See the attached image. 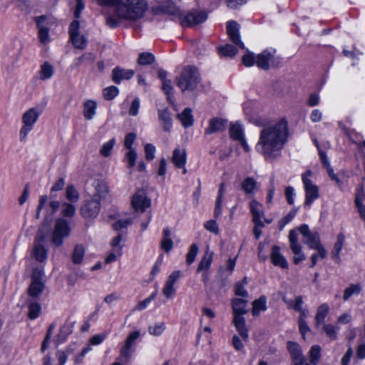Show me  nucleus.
I'll return each mask as SVG.
<instances>
[{
	"mask_svg": "<svg viewBox=\"0 0 365 365\" xmlns=\"http://www.w3.org/2000/svg\"><path fill=\"white\" fill-rule=\"evenodd\" d=\"M288 138V125L284 119L264 125L260 131L256 149L266 158H274Z\"/></svg>",
	"mask_w": 365,
	"mask_h": 365,
	"instance_id": "1",
	"label": "nucleus"
},
{
	"mask_svg": "<svg viewBox=\"0 0 365 365\" xmlns=\"http://www.w3.org/2000/svg\"><path fill=\"white\" fill-rule=\"evenodd\" d=\"M147 9L145 0H121L115 12L119 18L136 20L141 18Z\"/></svg>",
	"mask_w": 365,
	"mask_h": 365,
	"instance_id": "2",
	"label": "nucleus"
},
{
	"mask_svg": "<svg viewBox=\"0 0 365 365\" xmlns=\"http://www.w3.org/2000/svg\"><path fill=\"white\" fill-rule=\"evenodd\" d=\"M299 232L302 235L305 245H307L310 249L316 250L319 252L321 259L327 257V252L324 246L320 242V237L318 232H312L307 225H302L299 227Z\"/></svg>",
	"mask_w": 365,
	"mask_h": 365,
	"instance_id": "3",
	"label": "nucleus"
},
{
	"mask_svg": "<svg viewBox=\"0 0 365 365\" xmlns=\"http://www.w3.org/2000/svg\"><path fill=\"white\" fill-rule=\"evenodd\" d=\"M43 269L42 267H35L31 273V282L27 289V294L29 297L37 299L42 294L46 288Z\"/></svg>",
	"mask_w": 365,
	"mask_h": 365,
	"instance_id": "4",
	"label": "nucleus"
},
{
	"mask_svg": "<svg viewBox=\"0 0 365 365\" xmlns=\"http://www.w3.org/2000/svg\"><path fill=\"white\" fill-rule=\"evenodd\" d=\"M70 226L66 220L61 217L56 219L51 242L55 246L60 247L63 243V240L70 235Z\"/></svg>",
	"mask_w": 365,
	"mask_h": 365,
	"instance_id": "5",
	"label": "nucleus"
},
{
	"mask_svg": "<svg viewBox=\"0 0 365 365\" xmlns=\"http://www.w3.org/2000/svg\"><path fill=\"white\" fill-rule=\"evenodd\" d=\"M101 207V204L99 200L90 197L82 202L79 212L86 220H93L98 217Z\"/></svg>",
	"mask_w": 365,
	"mask_h": 365,
	"instance_id": "6",
	"label": "nucleus"
},
{
	"mask_svg": "<svg viewBox=\"0 0 365 365\" xmlns=\"http://www.w3.org/2000/svg\"><path fill=\"white\" fill-rule=\"evenodd\" d=\"M140 333L139 331L131 332L125 339L124 344L120 349V356L118 359L128 363L131 357L132 353L134 351V346L137 339L140 337Z\"/></svg>",
	"mask_w": 365,
	"mask_h": 365,
	"instance_id": "7",
	"label": "nucleus"
},
{
	"mask_svg": "<svg viewBox=\"0 0 365 365\" xmlns=\"http://www.w3.org/2000/svg\"><path fill=\"white\" fill-rule=\"evenodd\" d=\"M45 242L46 236L43 232L38 230L34 242L31 256L40 262H44L47 258V250L44 246Z\"/></svg>",
	"mask_w": 365,
	"mask_h": 365,
	"instance_id": "8",
	"label": "nucleus"
},
{
	"mask_svg": "<svg viewBox=\"0 0 365 365\" xmlns=\"http://www.w3.org/2000/svg\"><path fill=\"white\" fill-rule=\"evenodd\" d=\"M311 175L312 172L310 170L306 171L302 175V181L306 192L304 206H309L319 196L318 187L309 178Z\"/></svg>",
	"mask_w": 365,
	"mask_h": 365,
	"instance_id": "9",
	"label": "nucleus"
},
{
	"mask_svg": "<svg viewBox=\"0 0 365 365\" xmlns=\"http://www.w3.org/2000/svg\"><path fill=\"white\" fill-rule=\"evenodd\" d=\"M200 82V76L196 67L187 66L184 68V90L194 91Z\"/></svg>",
	"mask_w": 365,
	"mask_h": 365,
	"instance_id": "10",
	"label": "nucleus"
},
{
	"mask_svg": "<svg viewBox=\"0 0 365 365\" xmlns=\"http://www.w3.org/2000/svg\"><path fill=\"white\" fill-rule=\"evenodd\" d=\"M207 19V14L206 11L193 9L187 12L184 16V24L192 27L205 22Z\"/></svg>",
	"mask_w": 365,
	"mask_h": 365,
	"instance_id": "11",
	"label": "nucleus"
},
{
	"mask_svg": "<svg viewBox=\"0 0 365 365\" xmlns=\"http://www.w3.org/2000/svg\"><path fill=\"white\" fill-rule=\"evenodd\" d=\"M131 204L135 210L143 212L150 206V200L146 197L143 190H138L133 196Z\"/></svg>",
	"mask_w": 365,
	"mask_h": 365,
	"instance_id": "12",
	"label": "nucleus"
},
{
	"mask_svg": "<svg viewBox=\"0 0 365 365\" xmlns=\"http://www.w3.org/2000/svg\"><path fill=\"white\" fill-rule=\"evenodd\" d=\"M275 53V49H266L263 51L256 57L257 66L263 70H268L270 64L274 62Z\"/></svg>",
	"mask_w": 365,
	"mask_h": 365,
	"instance_id": "13",
	"label": "nucleus"
},
{
	"mask_svg": "<svg viewBox=\"0 0 365 365\" xmlns=\"http://www.w3.org/2000/svg\"><path fill=\"white\" fill-rule=\"evenodd\" d=\"M240 26L236 21H230L227 25V33L231 41L242 49H245L240 35Z\"/></svg>",
	"mask_w": 365,
	"mask_h": 365,
	"instance_id": "14",
	"label": "nucleus"
},
{
	"mask_svg": "<svg viewBox=\"0 0 365 365\" xmlns=\"http://www.w3.org/2000/svg\"><path fill=\"white\" fill-rule=\"evenodd\" d=\"M156 6L153 7L155 12L175 15L179 13L173 0H155Z\"/></svg>",
	"mask_w": 365,
	"mask_h": 365,
	"instance_id": "15",
	"label": "nucleus"
},
{
	"mask_svg": "<svg viewBox=\"0 0 365 365\" xmlns=\"http://www.w3.org/2000/svg\"><path fill=\"white\" fill-rule=\"evenodd\" d=\"M180 271H175L168 277V280L166 281L165 286L163 289V294L167 298H171L174 296L175 293L174 284L176 282V281L180 279Z\"/></svg>",
	"mask_w": 365,
	"mask_h": 365,
	"instance_id": "16",
	"label": "nucleus"
},
{
	"mask_svg": "<svg viewBox=\"0 0 365 365\" xmlns=\"http://www.w3.org/2000/svg\"><path fill=\"white\" fill-rule=\"evenodd\" d=\"M134 74L135 72L133 70H125L117 66L112 71V80L115 83L119 84L122 80L130 79Z\"/></svg>",
	"mask_w": 365,
	"mask_h": 365,
	"instance_id": "17",
	"label": "nucleus"
},
{
	"mask_svg": "<svg viewBox=\"0 0 365 365\" xmlns=\"http://www.w3.org/2000/svg\"><path fill=\"white\" fill-rule=\"evenodd\" d=\"M227 120L214 118L209 121L208 127L205 129V134L210 135L214 133L222 132L226 129Z\"/></svg>",
	"mask_w": 365,
	"mask_h": 365,
	"instance_id": "18",
	"label": "nucleus"
},
{
	"mask_svg": "<svg viewBox=\"0 0 365 365\" xmlns=\"http://www.w3.org/2000/svg\"><path fill=\"white\" fill-rule=\"evenodd\" d=\"M95 192L91 197L97 198L101 202L105 199L108 194L109 190L107 183L103 180H96L93 182Z\"/></svg>",
	"mask_w": 365,
	"mask_h": 365,
	"instance_id": "19",
	"label": "nucleus"
},
{
	"mask_svg": "<svg viewBox=\"0 0 365 365\" xmlns=\"http://www.w3.org/2000/svg\"><path fill=\"white\" fill-rule=\"evenodd\" d=\"M270 259L272 264L275 266H278L282 269L288 267V263L284 256L280 253L278 246H274L272 247Z\"/></svg>",
	"mask_w": 365,
	"mask_h": 365,
	"instance_id": "20",
	"label": "nucleus"
},
{
	"mask_svg": "<svg viewBox=\"0 0 365 365\" xmlns=\"http://www.w3.org/2000/svg\"><path fill=\"white\" fill-rule=\"evenodd\" d=\"M248 300L245 299H233L232 301V307L235 316L242 317L248 312L247 305Z\"/></svg>",
	"mask_w": 365,
	"mask_h": 365,
	"instance_id": "21",
	"label": "nucleus"
},
{
	"mask_svg": "<svg viewBox=\"0 0 365 365\" xmlns=\"http://www.w3.org/2000/svg\"><path fill=\"white\" fill-rule=\"evenodd\" d=\"M233 324L245 341H247L249 338L248 329L246 327L245 319L243 317L235 316L233 319Z\"/></svg>",
	"mask_w": 365,
	"mask_h": 365,
	"instance_id": "22",
	"label": "nucleus"
},
{
	"mask_svg": "<svg viewBox=\"0 0 365 365\" xmlns=\"http://www.w3.org/2000/svg\"><path fill=\"white\" fill-rule=\"evenodd\" d=\"M250 211L252 215V221L254 223L264 226L262 221L263 212L262 210V205L258 203L256 200H252L250 203Z\"/></svg>",
	"mask_w": 365,
	"mask_h": 365,
	"instance_id": "23",
	"label": "nucleus"
},
{
	"mask_svg": "<svg viewBox=\"0 0 365 365\" xmlns=\"http://www.w3.org/2000/svg\"><path fill=\"white\" fill-rule=\"evenodd\" d=\"M53 74V66L49 62L45 61L41 65L40 70L38 72V78L41 81H46L51 78Z\"/></svg>",
	"mask_w": 365,
	"mask_h": 365,
	"instance_id": "24",
	"label": "nucleus"
},
{
	"mask_svg": "<svg viewBox=\"0 0 365 365\" xmlns=\"http://www.w3.org/2000/svg\"><path fill=\"white\" fill-rule=\"evenodd\" d=\"M40 113L34 108L29 109L22 116V122L24 124L34 126L36 123Z\"/></svg>",
	"mask_w": 365,
	"mask_h": 365,
	"instance_id": "25",
	"label": "nucleus"
},
{
	"mask_svg": "<svg viewBox=\"0 0 365 365\" xmlns=\"http://www.w3.org/2000/svg\"><path fill=\"white\" fill-rule=\"evenodd\" d=\"M329 309H330L329 306L326 303L321 304L317 308V314L315 316L316 327H319V326L321 324L324 322V319H325L326 317L327 316V314H329Z\"/></svg>",
	"mask_w": 365,
	"mask_h": 365,
	"instance_id": "26",
	"label": "nucleus"
},
{
	"mask_svg": "<svg viewBox=\"0 0 365 365\" xmlns=\"http://www.w3.org/2000/svg\"><path fill=\"white\" fill-rule=\"evenodd\" d=\"M345 240V237L342 233H339L337 235V241L334 244V249L331 252V257L334 260L339 263L340 262L339 254L343 247L344 243Z\"/></svg>",
	"mask_w": 365,
	"mask_h": 365,
	"instance_id": "27",
	"label": "nucleus"
},
{
	"mask_svg": "<svg viewBox=\"0 0 365 365\" xmlns=\"http://www.w3.org/2000/svg\"><path fill=\"white\" fill-rule=\"evenodd\" d=\"M97 104L96 102L88 100L83 105V115L86 120H91L96 114Z\"/></svg>",
	"mask_w": 365,
	"mask_h": 365,
	"instance_id": "28",
	"label": "nucleus"
},
{
	"mask_svg": "<svg viewBox=\"0 0 365 365\" xmlns=\"http://www.w3.org/2000/svg\"><path fill=\"white\" fill-rule=\"evenodd\" d=\"M85 255V247L81 244H78L74 247L73 252L71 255L72 262L75 264H80Z\"/></svg>",
	"mask_w": 365,
	"mask_h": 365,
	"instance_id": "29",
	"label": "nucleus"
},
{
	"mask_svg": "<svg viewBox=\"0 0 365 365\" xmlns=\"http://www.w3.org/2000/svg\"><path fill=\"white\" fill-rule=\"evenodd\" d=\"M27 304L29 309V319L34 320L38 317L41 311V304L37 302H29V300L27 301Z\"/></svg>",
	"mask_w": 365,
	"mask_h": 365,
	"instance_id": "30",
	"label": "nucleus"
},
{
	"mask_svg": "<svg viewBox=\"0 0 365 365\" xmlns=\"http://www.w3.org/2000/svg\"><path fill=\"white\" fill-rule=\"evenodd\" d=\"M252 314L257 317L259 314L260 311H265L267 309L266 298L264 296L260 297L258 299L252 302Z\"/></svg>",
	"mask_w": 365,
	"mask_h": 365,
	"instance_id": "31",
	"label": "nucleus"
},
{
	"mask_svg": "<svg viewBox=\"0 0 365 365\" xmlns=\"http://www.w3.org/2000/svg\"><path fill=\"white\" fill-rule=\"evenodd\" d=\"M287 349L291 355L292 359L304 357L299 345L296 342L288 341Z\"/></svg>",
	"mask_w": 365,
	"mask_h": 365,
	"instance_id": "32",
	"label": "nucleus"
},
{
	"mask_svg": "<svg viewBox=\"0 0 365 365\" xmlns=\"http://www.w3.org/2000/svg\"><path fill=\"white\" fill-rule=\"evenodd\" d=\"M230 138L234 140H240L244 138L243 129L238 123L230 125L229 130Z\"/></svg>",
	"mask_w": 365,
	"mask_h": 365,
	"instance_id": "33",
	"label": "nucleus"
},
{
	"mask_svg": "<svg viewBox=\"0 0 365 365\" xmlns=\"http://www.w3.org/2000/svg\"><path fill=\"white\" fill-rule=\"evenodd\" d=\"M257 187V182L253 178H245L242 183V188L246 194L252 193Z\"/></svg>",
	"mask_w": 365,
	"mask_h": 365,
	"instance_id": "34",
	"label": "nucleus"
},
{
	"mask_svg": "<svg viewBox=\"0 0 365 365\" xmlns=\"http://www.w3.org/2000/svg\"><path fill=\"white\" fill-rule=\"evenodd\" d=\"M247 284V278L245 277L240 282H238L235 287V293L237 296L242 297H247L248 293L245 289V287Z\"/></svg>",
	"mask_w": 365,
	"mask_h": 365,
	"instance_id": "35",
	"label": "nucleus"
},
{
	"mask_svg": "<svg viewBox=\"0 0 365 365\" xmlns=\"http://www.w3.org/2000/svg\"><path fill=\"white\" fill-rule=\"evenodd\" d=\"M212 253H208V252H206L203 257L201 259L197 269V272H200L203 269H207L210 266V264L212 262Z\"/></svg>",
	"mask_w": 365,
	"mask_h": 365,
	"instance_id": "36",
	"label": "nucleus"
},
{
	"mask_svg": "<svg viewBox=\"0 0 365 365\" xmlns=\"http://www.w3.org/2000/svg\"><path fill=\"white\" fill-rule=\"evenodd\" d=\"M155 61V56L151 53L143 52L139 54L138 63L145 66L150 65Z\"/></svg>",
	"mask_w": 365,
	"mask_h": 365,
	"instance_id": "37",
	"label": "nucleus"
},
{
	"mask_svg": "<svg viewBox=\"0 0 365 365\" xmlns=\"http://www.w3.org/2000/svg\"><path fill=\"white\" fill-rule=\"evenodd\" d=\"M361 288L359 284H350L349 287L346 288L344 292L343 299L347 301L353 294H358L361 292Z\"/></svg>",
	"mask_w": 365,
	"mask_h": 365,
	"instance_id": "38",
	"label": "nucleus"
},
{
	"mask_svg": "<svg viewBox=\"0 0 365 365\" xmlns=\"http://www.w3.org/2000/svg\"><path fill=\"white\" fill-rule=\"evenodd\" d=\"M321 353V347L319 345H314L309 351L310 362L313 365H316L319 360Z\"/></svg>",
	"mask_w": 365,
	"mask_h": 365,
	"instance_id": "39",
	"label": "nucleus"
},
{
	"mask_svg": "<svg viewBox=\"0 0 365 365\" xmlns=\"http://www.w3.org/2000/svg\"><path fill=\"white\" fill-rule=\"evenodd\" d=\"M323 330L330 339L336 340L337 339L339 327H336L331 324H324Z\"/></svg>",
	"mask_w": 365,
	"mask_h": 365,
	"instance_id": "40",
	"label": "nucleus"
},
{
	"mask_svg": "<svg viewBox=\"0 0 365 365\" xmlns=\"http://www.w3.org/2000/svg\"><path fill=\"white\" fill-rule=\"evenodd\" d=\"M219 51L221 55L229 57H233L237 53L236 47L231 44H226L225 46L220 47Z\"/></svg>",
	"mask_w": 365,
	"mask_h": 365,
	"instance_id": "41",
	"label": "nucleus"
},
{
	"mask_svg": "<svg viewBox=\"0 0 365 365\" xmlns=\"http://www.w3.org/2000/svg\"><path fill=\"white\" fill-rule=\"evenodd\" d=\"M76 213V207L68 202H63L61 205V214L66 217H72Z\"/></svg>",
	"mask_w": 365,
	"mask_h": 365,
	"instance_id": "42",
	"label": "nucleus"
},
{
	"mask_svg": "<svg viewBox=\"0 0 365 365\" xmlns=\"http://www.w3.org/2000/svg\"><path fill=\"white\" fill-rule=\"evenodd\" d=\"M118 88L115 86L107 87L103 90V95L106 100H113L118 93Z\"/></svg>",
	"mask_w": 365,
	"mask_h": 365,
	"instance_id": "43",
	"label": "nucleus"
},
{
	"mask_svg": "<svg viewBox=\"0 0 365 365\" xmlns=\"http://www.w3.org/2000/svg\"><path fill=\"white\" fill-rule=\"evenodd\" d=\"M66 198L71 202H76L79 199L78 192L73 185H69L66 187Z\"/></svg>",
	"mask_w": 365,
	"mask_h": 365,
	"instance_id": "44",
	"label": "nucleus"
},
{
	"mask_svg": "<svg viewBox=\"0 0 365 365\" xmlns=\"http://www.w3.org/2000/svg\"><path fill=\"white\" fill-rule=\"evenodd\" d=\"M70 39L73 45L80 49H83L86 46V38L84 36H71Z\"/></svg>",
	"mask_w": 365,
	"mask_h": 365,
	"instance_id": "45",
	"label": "nucleus"
},
{
	"mask_svg": "<svg viewBox=\"0 0 365 365\" xmlns=\"http://www.w3.org/2000/svg\"><path fill=\"white\" fill-rule=\"evenodd\" d=\"M163 86L162 89L165 92V93L167 95V98L168 101L173 106V108L175 110H177L175 108V105L174 104V102L172 99V96L170 95L171 91L173 90V87L171 86V83L170 81H164L162 82Z\"/></svg>",
	"mask_w": 365,
	"mask_h": 365,
	"instance_id": "46",
	"label": "nucleus"
},
{
	"mask_svg": "<svg viewBox=\"0 0 365 365\" xmlns=\"http://www.w3.org/2000/svg\"><path fill=\"white\" fill-rule=\"evenodd\" d=\"M165 329V325L163 322L155 324L154 326H149L148 327L149 333L154 336H160Z\"/></svg>",
	"mask_w": 365,
	"mask_h": 365,
	"instance_id": "47",
	"label": "nucleus"
},
{
	"mask_svg": "<svg viewBox=\"0 0 365 365\" xmlns=\"http://www.w3.org/2000/svg\"><path fill=\"white\" fill-rule=\"evenodd\" d=\"M172 162L179 168H182V153L180 148H175L173 151Z\"/></svg>",
	"mask_w": 365,
	"mask_h": 365,
	"instance_id": "48",
	"label": "nucleus"
},
{
	"mask_svg": "<svg viewBox=\"0 0 365 365\" xmlns=\"http://www.w3.org/2000/svg\"><path fill=\"white\" fill-rule=\"evenodd\" d=\"M197 253H198V247L197 246V245L192 244L190 247V250H189L188 253L187 254L186 262L188 264H192L195 261Z\"/></svg>",
	"mask_w": 365,
	"mask_h": 365,
	"instance_id": "49",
	"label": "nucleus"
},
{
	"mask_svg": "<svg viewBox=\"0 0 365 365\" xmlns=\"http://www.w3.org/2000/svg\"><path fill=\"white\" fill-rule=\"evenodd\" d=\"M194 123V118L192 114V109L187 108L184 109V128L190 127Z\"/></svg>",
	"mask_w": 365,
	"mask_h": 365,
	"instance_id": "50",
	"label": "nucleus"
},
{
	"mask_svg": "<svg viewBox=\"0 0 365 365\" xmlns=\"http://www.w3.org/2000/svg\"><path fill=\"white\" fill-rule=\"evenodd\" d=\"M65 185V180L63 178H59L51 188L50 198L53 199L56 197L55 192L61 190Z\"/></svg>",
	"mask_w": 365,
	"mask_h": 365,
	"instance_id": "51",
	"label": "nucleus"
},
{
	"mask_svg": "<svg viewBox=\"0 0 365 365\" xmlns=\"http://www.w3.org/2000/svg\"><path fill=\"white\" fill-rule=\"evenodd\" d=\"M289 240L290 242V249L292 250H297L299 247H302L298 242L297 235L295 230H292L289 234Z\"/></svg>",
	"mask_w": 365,
	"mask_h": 365,
	"instance_id": "52",
	"label": "nucleus"
},
{
	"mask_svg": "<svg viewBox=\"0 0 365 365\" xmlns=\"http://www.w3.org/2000/svg\"><path fill=\"white\" fill-rule=\"evenodd\" d=\"M115 139L113 138L109 140L108 143L103 144L102 148L100 150L101 154L104 157H108L110 155L111 150L115 144Z\"/></svg>",
	"mask_w": 365,
	"mask_h": 365,
	"instance_id": "53",
	"label": "nucleus"
},
{
	"mask_svg": "<svg viewBox=\"0 0 365 365\" xmlns=\"http://www.w3.org/2000/svg\"><path fill=\"white\" fill-rule=\"evenodd\" d=\"M122 255V248L117 247L116 249H113V251L107 256L105 259L106 264H109L112 262H114L117 259L118 257L121 256Z\"/></svg>",
	"mask_w": 365,
	"mask_h": 365,
	"instance_id": "54",
	"label": "nucleus"
},
{
	"mask_svg": "<svg viewBox=\"0 0 365 365\" xmlns=\"http://www.w3.org/2000/svg\"><path fill=\"white\" fill-rule=\"evenodd\" d=\"M80 22L78 20H73L68 29V34L70 37L71 36H79L80 34Z\"/></svg>",
	"mask_w": 365,
	"mask_h": 365,
	"instance_id": "55",
	"label": "nucleus"
},
{
	"mask_svg": "<svg viewBox=\"0 0 365 365\" xmlns=\"http://www.w3.org/2000/svg\"><path fill=\"white\" fill-rule=\"evenodd\" d=\"M131 224L132 220L130 219H127L125 220H119L113 225V228L115 231H120L123 229L127 228V227Z\"/></svg>",
	"mask_w": 365,
	"mask_h": 365,
	"instance_id": "56",
	"label": "nucleus"
},
{
	"mask_svg": "<svg viewBox=\"0 0 365 365\" xmlns=\"http://www.w3.org/2000/svg\"><path fill=\"white\" fill-rule=\"evenodd\" d=\"M38 29V38L42 43L48 42V29L47 27H39Z\"/></svg>",
	"mask_w": 365,
	"mask_h": 365,
	"instance_id": "57",
	"label": "nucleus"
},
{
	"mask_svg": "<svg viewBox=\"0 0 365 365\" xmlns=\"http://www.w3.org/2000/svg\"><path fill=\"white\" fill-rule=\"evenodd\" d=\"M125 158L128 162L129 168L135 166L137 159V153L133 149L129 150V151L125 155Z\"/></svg>",
	"mask_w": 365,
	"mask_h": 365,
	"instance_id": "58",
	"label": "nucleus"
},
{
	"mask_svg": "<svg viewBox=\"0 0 365 365\" xmlns=\"http://www.w3.org/2000/svg\"><path fill=\"white\" fill-rule=\"evenodd\" d=\"M242 63L245 66H252L256 63V58L252 53H247L242 57Z\"/></svg>",
	"mask_w": 365,
	"mask_h": 365,
	"instance_id": "59",
	"label": "nucleus"
},
{
	"mask_svg": "<svg viewBox=\"0 0 365 365\" xmlns=\"http://www.w3.org/2000/svg\"><path fill=\"white\" fill-rule=\"evenodd\" d=\"M94 60L95 56L91 53H85L76 59V66H79L83 62L86 61L93 63Z\"/></svg>",
	"mask_w": 365,
	"mask_h": 365,
	"instance_id": "60",
	"label": "nucleus"
},
{
	"mask_svg": "<svg viewBox=\"0 0 365 365\" xmlns=\"http://www.w3.org/2000/svg\"><path fill=\"white\" fill-rule=\"evenodd\" d=\"M155 148L150 143H148L145 146V158L148 160H152L154 158Z\"/></svg>",
	"mask_w": 365,
	"mask_h": 365,
	"instance_id": "61",
	"label": "nucleus"
},
{
	"mask_svg": "<svg viewBox=\"0 0 365 365\" xmlns=\"http://www.w3.org/2000/svg\"><path fill=\"white\" fill-rule=\"evenodd\" d=\"M294 254V263L299 264V262L304 261L306 257L304 254L302 252V247H299L297 250H292Z\"/></svg>",
	"mask_w": 365,
	"mask_h": 365,
	"instance_id": "62",
	"label": "nucleus"
},
{
	"mask_svg": "<svg viewBox=\"0 0 365 365\" xmlns=\"http://www.w3.org/2000/svg\"><path fill=\"white\" fill-rule=\"evenodd\" d=\"M140 108V100L138 98H135L130 106V110H129V114L130 115L135 116L138 113V109Z\"/></svg>",
	"mask_w": 365,
	"mask_h": 365,
	"instance_id": "63",
	"label": "nucleus"
},
{
	"mask_svg": "<svg viewBox=\"0 0 365 365\" xmlns=\"http://www.w3.org/2000/svg\"><path fill=\"white\" fill-rule=\"evenodd\" d=\"M135 138H136V135L133 133H129L126 135L125 138L124 145H125V147L128 150L133 149L132 145H133Z\"/></svg>",
	"mask_w": 365,
	"mask_h": 365,
	"instance_id": "64",
	"label": "nucleus"
}]
</instances>
